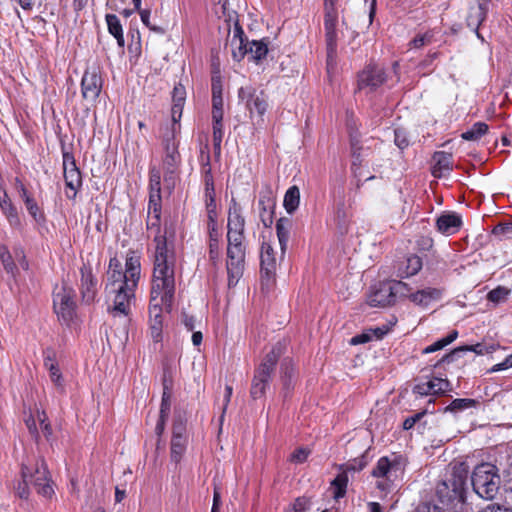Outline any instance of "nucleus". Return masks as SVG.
I'll return each instance as SVG.
<instances>
[{
	"label": "nucleus",
	"instance_id": "obj_6",
	"mask_svg": "<svg viewBox=\"0 0 512 512\" xmlns=\"http://www.w3.org/2000/svg\"><path fill=\"white\" fill-rule=\"evenodd\" d=\"M75 292L66 285L57 286L53 295V307L59 320L70 324L75 316L76 304L74 301Z\"/></svg>",
	"mask_w": 512,
	"mask_h": 512
},
{
	"label": "nucleus",
	"instance_id": "obj_18",
	"mask_svg": "<svg viewBox=\"0 0 512 512\" xmlns=\"http://www.w3.org/2000/svg\"><path fill=\"white\" fill-rule=\"evenodd\" d=\"M260 263L262 277L269 280L275 274L277 265L275 250L269 242H262Z\"/></svg>",
	"mask_w": 512,
	"mask_h": 512
},
{
	"label": "nucleus",
	"instance_id": "obj_3",
	"mask_svg": "<svg viewBox=\"0 0 512 512\" xmlns=\"http://www.w3.org/2000/svg\"><path fill=\"white\" fill-rule=\"evenodd\" d=\"M471 484L474 492L482 499H494L500 488L498 469L490 463L476 466L471 475Z\"/></svg>",
	"mask_w": 512,
	"mask_h": 512
},
{
	"label": "nucleus",
	"instance_id": "obj_31",
	"mask_svg": "<svg viewBox=\"0 0 512 512\" xmlns=\"http://www.w3.org/2000/svg\"><path fill=\"white\" fill-rule=\"evenodd\" d=\"M230 46L232 47V56L234 60L240 61L248 54L247 43H244L243 31L241 28L236 27L234 34L230 40Z\"/></svg>",
	"mask_w": 512,
	"mask_h": 512
},
{
	"label": "nucleus",
	"instance_id": "obj_51",
	"mask_svg": "<svg viewBox=\"0 0 512 512\" xmlns=\"http://www.w3.org/2000/svg\"><path fill=\"white\" fill-rule=\"evenodd\" d=\"M390 283H391V287L393 289L395 299L398 296L409 298V294L413 293L411 291V288H409L408 285L402 281H392Z\"/></svg>",
	"mask_w": 512,
	"mask_h": 512
},
{
	"label": "nucleus",
	"instance_id": "obj_22",
	"mask_svg": "<svg viewBox=\"0 0 512 512\" xmlns=\"http://www.w3.org/2000/svg\"><path fill=\"white\" fill-rule=\"evenodd\" d=\"M285 346L281 342H277L271 349L269 353L266 354L263 361L259 365L257 370L261 371V375L263 374H269L272 375L275 366L281 357V355L284 353Z\"/></svg>",
	"mask_w": 512,
	"mask_h": 512
},
{
	"label": "nucleus",
	"instance_id": "obj_47",
	"mask_svg": "<svg viewBox=\"0 0 512 512\" xmlns=\"http://www.w3.org/2000/svg\"><path fill=\"white\" fill-rule=\"evenodd\" d=\"M476 405V401L473 400V399H467V398H464V399H455L451 402V404L449 406H447L445 408L446 411H451V412H457V411H460V410H464V409H467V408H471V407H474Z\"/></svg>",
	"mask_w": 512,
	"mask_h": 512
},
{
	"label": "nucleus",
	"instance_id": "obj_29",
	"mask_svg": "<svg viewBox=\"0 0 512 512\" xmlns=\"http://www.w3.org/2000/svg\"><path fill=\"white\" fill-rule=\"evenodd\" d=\"M422 260L417 255H409L398 265V276L410 277L417 274L422 268Z\"/></svg>",
	"mask_w": 512,
	"mask_h": 512
},
{
	"label": "nucleus",
	"instance_id": "obj_12",
	"mask_svg": "<svg viewBox=\"0 0 512 512\" xmlns=\"http://www.w3.org/2000/svg\"><path fill=\"white\" fill-rule=\"evenodd\" d=\"M386 81L384 69L378 65H369L358 76V88L372 92Z\"/></svg>",
	"mask_w": 512,
	"mask_h": 512
},
{
	"label": "nucleus",
	"instance_id": "obj_17",
	"mask_svg": "<svg viewBox=\"0 0 512 512\" xmlns=\"http://www.w3.org/2000/svg\"><path fill=\"white\" fill-rule=\"evenodd\" d=\"M81 272V294L82 299L86 303L94 301L97 294V280L92 274L90 266L83 265Z\"/></svg>",
	"mask_w": 512,
	"mask_h": 512
},
{
	"label": "nucleus",
	"instance_id": "obj_48",
	"mask_svg": "<svg viewBox=\"0 0 512 512\" xmlns=\"http://www.w3.org/2000/svg\"><path fill=\"white\" fill-rule=\"evenodd\" d=\"M172 437H187L186 436V419L178 414L175 416L172 426Z\"/></svg>",
	"mask_w": 512,
	"mask_h": 512
},
{
	"label": "nucleus",
	"instance_id": "obj_57",
	"mask_svg": "<svg viewBox=\"0 0 512 512\" xmlns=\"http://www.w3.org/2000/svg\"><path fill=\"white\" fill-rule=\"evenodd\" d=\"M395 144L400 148L404 149L409 145L407 134L403 129H395Z\"/></svg>",
	"mask_w": 512,
	"mask_h": 512
},
{
	"label": "nucleus",
	"instance_id": "obj_52",
	"mask_svg": "<svg viewBox=\"0 0 512 512\" xmlns=\"http://www.w3.org/2000/svg\"><path fill=\"white\" fill-rule=\"evenodd\" d=\"M492 234L500 239L510 238L512 236V223H499L493 230Z\"/></svg>",
	"mask_w": 512,
	"mask_h": 512
},
{
	"label": "nucleus",
	"instance_id": "obj_30",
	"mask_svg": "<svg viewBox=\"0 0 512 512\" xmlns=\"http://www.w3.org/2000/svg\"><path fill=\"white\" fill-rule=\"evenodd\" d=\"M0 208L6 215L9 223L13 227H19L21 222L15 207L12 205L7 193L0 187Z\"/></svg>",
	"mask_w": 512,
	"mask_h": 512
},
{
	"label": "nucleus",
	"instance_id": "obj_36",
	"mask_svg": "<svg viewBox=\"0 0 512 512\" xmlns=\"http://www.w3.org/2000/svg\"><path fill=\"white\" fill-rule=\"evenodd\" d=\"M300 203V190L297 186H291L284 195L283 206L288 214H293Z\"/></svg>",
	"mask_w": 512,
	"mask_h": 512
},
{
	"label": "nucleus",
	"instance_id": "obj_8",
	"mask_svg": "<svg viewBox=\"0 0 512 512\" xmlns=\"http://www.w3.org/2000/svg\"><path fill=\"white\" fill-rule=\"evenodd\" d=\"M161 177L160 173L156 170H152L150 173V195H149V207H148V213L149 215L153 214V217L150 218V222L148 223V227L152 229L153 227L157 230V235H163L166 237L165 234L160 233L159 228V220H160V213H161Z\"/></svg>",
	"mask_w": 512,
	"mask_h": 512
},
{
	"label": "nucleus",
	"instance_id": "obj_62",
	"mask_svg": "<svg viewBox=\"0 0 512 512\" xmlns=\"http://www.w3.org/2000/svg\"><path fill=\"white\" fill-rule=\"evenodd\" d=\"M423 414H424L423 412L422 413H417L414 416L406 418L405 421L403 422V428L405 430L411 429L415 425V423L418 420H420V418L423 416Z\"/></svg>",
	"mask_w": 512,
	"mask_h": 512
},
{
	"label": "nucleus",
	"instance_id": "obj_44",
	"mask_svg": "<svg viewBox=\"0 0 512 512\" xmlns=\"http://www.w3.org/2000/svg\"><path fill=\"white\" fill-rule=\"evenodd\" d=\"M458 337V332L456 330H452L446 337L436 341L432 345L426 347L423 350L424 354L433 353L438 350L443 349L447 345L451 344L454 340H456Z\"/></svg>",
	"mask_w": 512,
	"mask_h": 512
},
{
	"label": "nucleus",
	"instance_id": "obj_59",
	"mask_svg": "<svg viewBox=\"0 0 512 512\" xmlns=\"http://www.w3.org/2000/svg\"><path fill=\"white\" fill-rule=\"evenodd\" d=\"M171 402L170 395L166 392L163 393L161 406H160V414L159 416L162 418H168L170 412Z\"/></svg>",
	"mask_w": 512,
	"mask_h": 512
},
{
	"label": "nucleus",
	"instance_id": "obj_9",
	"mask_svg": "<svg viewBox=\"0 0 512 512\" xmlns=\"http://www.w3.org/2000/svg\"><path fill=\"white\" fill-rule=\"evenodd\" d=\"M238 97L249 110L251 117L255 113L260 118L263 117L268 107L267 96L263 91L257 92L251 87H241L238 91Z\"/></svg>",
	"mask_w": 512,
	"mask_h": 512
},
{
	"label": "nucleus",
	"instance_id": "obj_46",
	"mask_svg": "<svg viewBox=\"0 0 512 512\" xmlns=\"http://www.w3.org/2000/svg\"><path fill=\"white\" fill-rule=\"evenodd\" d=\"M0 260L2 262V265L4 266V269L14 275L16 271V265L13 261V258L8 251L6 247H0Z\"/></svg>",
	"mask_w": 512,
	"mask_h": 512
},
{
	"label": "nucleus",
	"instance_id": "obj_2",
	"mask_svg": "<svg viewBox=\"0 0 512 512\" xmlns=\"http://www.w3.org/2000/svg\"><path fill=\"white\" fill-rule=\"evenodd\" d=\"M226 238L228 286L234 287L243 276L246 257L245 218L240 204L234 198L229 205Z\"/></svg>",
	"mask_w": 512,
	"mask_h": 512
},
{
	"label": "nucleus",
	"instance_id": "obj_42",
	"mask_svg": "<svg viewBox=\"0 0 512 512\" xmlns=\"http://www.w3.org/2000/svg\"><path fill=\"white\" fill-rule=\"evenodd\" d=\"M21 197L29 214L35 219V221H41L43 219V215L40 213L36 201L28 195L27 190L23 186H21Z\"/></svg>",
	"mask_w": 512,
	"mask_h": 512
},
{
	"label": "nucleus",
	"instance_id": "obj_64",
	"mask_svg": "<svg viewBox=\"0 0 512 512\" xmlns=\"http://www.w3.org/2000/svg\"><path fill=\"white\" fill-rule=\"evenodd\" d=\"M481 512H512L511 509L506 507H501L497 504H490L487 507H485Z\"/></svg>",
	"mask_w": 512,
	"mask_h": 512
},
{
	"label": "nucleus",
	"instance_id": "obj_40",
	"mask_svg": "<svg viewBox=\"0 0 512 512\" xmlns=\"http://www.w3.org/2000/svg\"><path fill=\"white\" fill-rule=\"evenodd\" d=\"M247 50L248 55H250V57L255 61L263 59L268 53L267 44L264 43L263 41L257 40L248 42Z\"/></svg>",
	"mask_w": 512,
	"mask_h": 512
},
{
	"label": "nucleus",
	"instance_id": "obj_26",
	"mask_svg": "<svg viewBox=\"0 0 512 512\" xmlns=\"http://www.w3.org/2000/svg\"><path fill=\"white\" fill-rule=\"evenodd\" d=\"M186 100V90L182 84L175 85L172 94L171 115L173 122H178L182 116V110Z\"/></svg>",
	"mask_w": 512,
	"mask_h": 512
},
{
	"label": "nucleus",
	"instance_id": "obj_21",
	"mask_svg": "<svg viewBox=\"0 0 512 512\" xmlns=\"http://www.w3.org/2000/svg\"><path fill=\"white\" fill-rule=\"evenodd\" d=\"M491 0H475L476 6L470 8L467 16V25L477 30L480 24L485 20Z\"/></svg>",
	"mask_w": 512,
	"mask_h": 512
},
{
	"label": "nucleus",
	"instance_id": "obj_32",
	"mask_svg": "<svg viewBox=\"0 0 512 512\" xmlns=\"http://www.w3.org/2000/svg\"><path fill=\"white\" fill-rule=\"evenodd\" d=\"M281 382L286 397L293 389L295 382L294 367L289 359H284L281 364Z\"/></svg>",
	"mask_w": 512,
	"mask_h": 512
},
{
	"label": "nucleus",
	"instance_id": "obj_45",
	"mask_svg": "<svg viewBox=\"0 0 512 512\" xmlns=\"http://www.w3.org/2000/svg\"><path fill=\"white\" fill-rule=\"evenodd\" d=\"M509 294L510 289L503 286H498L487 294V299L494 304H500L507 300Z\"/></svg>",
	"mask_w": 512,
	"mask_h": 512
},
{
	"label": "nucleus",
	"instance_id": "obj_15",
	"mask_svg": "<svg viewBox=\"0 0 512 512\" xmlns=\"http://www.w3.org/2000/svg\"><path fill=\"white\" fill-rule=\"evenodd\" d=\"M499 347H500V345L499 344H495V343H492V344H489V345L482 344V343H477L475 345L460 346V347H457L454 350H452L450 353L444 355L438 361L436 366L440 365L441 363H451V362H454L459 357H461V355L464 352H467V351H472V352L476 353L477 355H484V354L493 353Z\"/></svg>",
	"mask_w": 512,
	"mask_h": 512
},
{
	"label": "nucleus",
	"instance_id": "obj_61",
	"mask_svg": "<svg viewBox=\"0 0 512 512\" xmlns=\"http://www.w3.org/2000/svg\"><path fill=\"white\" fill-rule=\"evenodd\" d=\"M511 367H512V354L509 355L503 362L494 365L490 371L497 372V371H501V370H506Z\"/></svg>",
	"mask_w": 512,
	"mask_h": 512
},
{
	"label": "nucleus",
	"instance_id": "obj_14",
	"mask_svg": "<svg viewBox=\"0 0 512 512\" xmlns=\"http://www.w3.org/2000/svg\"><path fill=\"white\" fill-rule=\"evenodd\" d=\"M336 24H337V15L331 10H327L325 14L324 26H325V36H326V46H327V64L330 66L332 62L335 60L336 56Z\"/></svg>",
	"mask_w": 512,
	"mask_h": 512
},
{
	"label": "nucleus",
	"instance_id": "obj_35",
	"mask_svg": "<svg viewBox=\"0 0 512 512\" xmlns=\"http://www.w3.org/2000/svg\"><path fill=\"white\" fill-rule=\"evenodd\" d=\"M270 378H271V375H269L267 373L261 375V371L256 370L254 379H253V383H252V387H251V396L254 399L260 398L264 395Z\"/></svg>",
	"mask_w": 512,
	"mask_h": 512
},
{
	"label": "nucleus",
	"instance_id": "obj_33",
	"mask_svg": "<svg viewBox=\"0 0 512 512\" xmlns=\"http://www.w3.org/2000/svg\"><path fill=\"white\" fill-rule=\"evenodd\" d=\"M108 282L106 284V291H116L115 289H122L126 287L128 277L125 272L121 269L108 270L107 272Z\"/></svg>",
	"mask_w": 512,
	"mask_h": 512
},
{
	"label": "nucleus",
	"instance_id": "obj_27",
	"mask_svg": "<svg viewBox=\"0 0 512 512\" xmlns=\"http://www.w3.org/2000/svg\"><path fill=\"white\" fill-rule=\"evenodd\" d=\"M291 226L292 221L287 217H282L276 222V233L281 250V259L284 257L287 250Z\"/></svg>",
	"mask_w": 512,
	"mask_h": 512
},
{
	"label": "nucleus",
	"instance_id": "obj_53",
	"mask_svg": "<svg viewBox=\"0 0 512 512\" xmlns=\"http://www.w3.org/2000/svg\"><path fill=\"white\" fill-rule=\"evenodd\" d=\"M311 451L308 448L300 447L296 449L290 456V461L296 464L304 463Z\"/></svg>",
	"mask_w": 512,
	"mask_h": 512
},
{
	"label": "nucleus",
	"instance_id": "obj_20",
	"mask_svg": "<svg viewBox=\"0 0 512 512\" xmlns=\"http://www.w3.org/2000/svg\"><path fill=\"white\" fill-rule=\"evenodd\" d=\"M441 296V289L426 287L409 294V300L418 306L427 307L432 302L439 300Z\"/></svg>",
	"mask_w": 512,
	"mask_h": 512
},
{
	"label": "nucleus",
	"instance_id": "obj_5",
	"mask_svg": "<svg viewBox=\"0 0 512 512\" xmlns=\"http://www.w3.org/2000/svg\"><path fill=\"white\" fill-rule=\"evenodd\" d=\"M25 459L30 460L29 466L33 475L32 477H28L30 483L34 486L39 495L48 499L52 498L55 491L45 460L43 458L38 459L34 456H27Z\"/></svg>",
	"mask_w": 512,
	"mask_h": 512
},
{
	"label": "nucleus",
	"instance_id": "obj_4",
	"mask_svg": "<svg viewBox=\"0 0 512 512\" xmlns=\"http://www.w3.org/2000/svg\"><path fill=\"white\" fill-rule=\"evenodd\" d=\"M402 473L401 463L397 459L388 457H381L372 470V476L376 478V487L382 492L390 491Z\"/></svg>",
	"mask_w": 512,
	"mask_h": 512
},
{
	"label": "nucleus",
	"instance_id": "obj_1",
	"mask_svg": "<svg viewBox=\"0 0 512 512\" xmlns=\"http://www.w3.org/2000/svg\"><path fill=\"white\" fill-rule=\"evenodd\" d=\"M154 267L150 292L149 323L154 341L162 335L163 310L170 312L175 295L174 248L163 235L154 237Z\"/></svg>",
	"mask_w": 512,
	"mask_h": 512
},
{
	"label": "nucleus",
	"instance_id": "obj_24",
	"mask_svg": "<svg viewBox=\"0 0 512 512\" xmlns=\"http://www.w3.org/2000/svg\"><path fill=\"white\" fill-rule=\"evenodd\" d=\"M434 165L432 174L434 177H442L452 170V155L444 151L435 152L433 155Z\"/></svg>",
	"mask_w": 512,
	"mask_h": 512
},
{
	"label": "nucleus",
	"instance_id": "obj_16",
	"mask_svg": "<svg viewBox=\"0 0 512 512\" xmlns=\"http://www.w3.org/2000/svg\"><path fill=\"white\" fill-rule=\"evenodd\" d=\"M396 301L390 282L375 285L368 296V304L371 307H386Z\"/></svg>",
	"mask_w": 512,
	"mask_h": 512
},
{
	"label": "nucleus",
	"instance_id": "obj_41",
	"mask_svg": "<svg viewBox=\"0 0 512 512\" xmlns=\"http://www.w3.org/2000/svg\"><path fill=\"white\" fill-rule=\"evenodd\" d=\"M179 153L177 147L173 141L168 140L165 145V159L164 164L167 169L173 171L174 167L178 163Z\"/></svg>",
	"mask_w": 512,
	"mask_h": 512
},
{
	"label": "nucleus",
	"instance_id": "obj_60",
	"mask_svg": "<svg viewBox=\"0 0 512 512\" xmlns=\"http://www.w3.org/2000/svg\"><path fill=\"white\" fill-rule=\"evenodd\" d=\"M414 392L419 394V395H421V396L433 394L429 381L425 382V383L417 384L414 387Z\"/></svg>",
	"mask_w": 512,
	"mask_h": 512
},
{
	"label": "nucleus",
	"instance_id": "obj_63",
	"mask_svg": "<svg viewBox=\"0 0 512 512\" xmlns=\"http://www.w3.org/2000/svg\"><path fill=\"white\" fill-rule=\"evenodd\" d=\"M222 96V84L219 78H212V97Z\"/></svg>",
	"mask_w": 512,
	"mask_h": 512
},
{
	"label": "nucleus",
	"instance_id": "obj_39",
	"mask_svg": "<svg viewBox=\"0 0 512 512\" xmlns=\"http://www.w3.org/2000/svg\"><path fill=\"white\" fill-rule=\"evenodd\" d=\"M348 484V476L346 471L339 473L335 479L331 482V487L333 489V496L335 499H339L344 497L346 494V488Z\"/></svg>",
	"mask_w": 512,
	"mask_h": 512
},
{
	"label": "nucleus",
	"instance_id": "obj_25",
	"mask_svg": "<svg viewBox=\"0 0 512 512\" xmlns=\"http://www.w3.org/2000/svg\"><path fill=\"white\" fill-rule=\"evenodd\" d=\"M140 257L133 251L127 253L125 273L131 286H137L140 279Z\"/></svg>",
	"mask_w": 512,
	"mask_h": 512
},
{
	"label": "nucleus",
	"instance_id": "obj_10",
	"mask_svg": "<svg viewBox=\"0 0 512 512\" xmlns=\"http://www.w3.org/2000/svg\"><path fill=\"white\" fill-rule=\"evenodd\" d=\"M126 287L122 289H115L116 291H107L109 295H114L113 306L109 311L114 316H128L130 313L131 302L135 297V289L137 286H131L130 282L125 284Z\"/></svg>",
	"mask_w": 512,
	"mask_h": 512
},
{
	"label": "nucleus",
	"instance_id": "obj_55",
	"mask_svg": "<svg viewBox=\"0 0 512 512\" xmlns=\"http://www.w3.org/2000/svg\"><path fill=\"white\" fill-rule=\"evenodd\" d=\"M360 149L361 147L359 146V140L356 138V136H351V151H352V156L354 158L353 160V163H352V167H356L357 165L360 164L361 160H360Z\"/></svg>",
	"mask_w": 512,
	"mask_h": 512
},
{
	"label": "nucleus",
	"instance_id": "obj_56",
	"mask_svg": "<svg viewBox=\"0 0 512 512\" xmlns=\"http://www.w3.org/2000/svg\"><path fill=\"white\" fill-rule=\"evenodd\" d=\"M431 40H432V36L430 34H428V33L422 34V35H418V36H416L410 42V46L412 48L419 49V48H422L423 46H425L427 44H430Z\"/></svg>",
	"mask_w": 512,
	"mask_h": 512
},
{
	"label": "nucleus",
	"instance_id": "obj_37",
	"mask_svg": "<svg viewBox=\"0 0 512 512\" xmlns=\"http://www.w3.org/2000/svg\"><path fill=\"white\" fill-rule=\"evenodd\" d=\"M188 439L187 437H172L171 439V460L175 463H179L182 459L186 447H187Z\"/></svg>",
	"mask_w": 512,
	"mask_h": 512
},
{
	"label": "nucleus",
	"instance_id": "obj_13",
	"mask_svg": "<svg viewBox=\"0 0 512 512\" xmlns=\"http://www.w3.org/2000/svg\"><path fill=\"white\" fill-rule=\"evenodd\" d=\"M102 89V79L99 75L97 68L92 67L86 69L82 81L81 90L82 96L88 101H95Z\"/></svg>",
	"mask_w": 512,
	"mask_h": 512
},
{
	"label": "nucleus",
	"instance_id": "obj_49",
	"mask_svg": "<svg viewBox=\"0 0 512 512\" xmlns=\"http://www.w3.org/2000/svg\"><path fill=\"white\" fill-rule=\"evenodd\" d=\"M429 382L433 394H441L450 389V383L447 379L433 378Z\"/></svg>",
	"mask_w": 512,
	"mask_h": 512
},
{
	"label": "nucleus",
	"instance_id": "obj_58",
	"mask_svg": "<svg viewBox=\"0 0 512 512\" xmlns=\"http://www.w3.org/2000/svg\"><path fill=\"white\" fill-rule=\"evenodd\" d=\"M210 259L213 261L219 258V245L217 237H214L213 233H210V245H209Z\"/></svg>",
	"mask_w": 512,
	"mask_h": 512
},
{
	"label": "nucleus",
	"instance_id": "obj_11",
	"mask_svg": "<svg viewBox=\"0 0 512 512\" xmlns=\"http://www.w3.org/2000/svg\"><path fill=\"white\" fill-rule=\"evenodd\" d=\"M63 172L65 185L72 192L71 194L66 192V196L69 199H74L77 195L78 189L82 185V177L79 169L75 164L73 155L68 152L63 153Z\"/></svg>",
	"mask_w": 512,
	"mask_h": 512
},
{
	"label": "nucleus",
	"instance_id": "obj_19",
	"mask_svg": "<svg viewBox=\"0 0 512 512\" xmlns=\"http://www.w3.org/2000/svg\"><path fill=\"white\" fill-rule=\"evenodd\" d=\"M260 219L265 227H270L273 223V214L275 208V198L270 189L260 194L259 198Z\"/></svg>",
	"mask_w": 512,
	"mask_h": 512
},
{
	"label": "nucleus",
	"instance_id": "obj_50",
	"mask_svg": "<svg viewBox=\"0 0 512 512\" xmlns=\"http://www.w3.org/2000/svg\"><path fill=\"white\" fill-rule=\"evenodd\" d=\"M44 365L50 372V378L52 382H54L56 385H61V373L54 361L50 357H47L45 359Z\"/></svg>",
	"mask_w": 512,
	"mask_h": 512
},
{
	"label": "nucleus",
	"instance_id": "obj_7",
	"mask_svg": "<svg viewBox=\"0 0 512 512\" xmlns=\"http://www.w3.org/2000/svg\"><path fill=\"white\" fill-rule=\"evenodd\" d=\"M467 473L463 464L455 466L451 477L447 481L438 484L437 493L440 494L441 497H447L450 500L463 498Z\"/></svg>",
	"mask_w": 512,
	"mask_h": 512
},
{
	"label": "nucleus",
	"instance_id": "obj_28",
	"mask_svg": "<svg viewBox=\"0 0 512 512\" xmlns=\"http://www.w3.org/2000/svg\"><path fill=\"white\" fill-rule=\"evenodd\" d=\"M30 460L23 459L21 463V477L22 481L18 482V485L15 487V494L20 499H28L30 495V490L28 487V483L30 482L28 477H32V470L29 466Z\"/></svg>",
	"mask_w": 512,
	"mask_h": 512
},
{
	"label": "nucleus",
	"instance_id": "obj_54",
	"mask_svg": "<svg viewBox=\"0 0 512 512\" xmlns=\"http://www.w3.org/2000/svg\"><path fill=\"white\" fill-rule=\"evenodd\" d=\"M223 138V124L213 123V144L216 151L220 152Z\"/></svg>",
	"mask_w": 512,
	"mask_h": 512
},
{
	"label": "nucleus",
	"instance_id": "obj_23",
	"mask_svg": "<svg viewBox=\"0 0 512 512\" xmlns=\"http://www.w3.org/2000/svg\"><path fill=\"white\" fill-rule=\"evenodd\" d=\"M461 225V217L455 213L442 214L436 221L438 231L446 235L456 233Z\"/></svg>",
	"mask_w": 512,
	"mask_h": 512
},
{
	"label": "nucleus",
	"instance_id": "obj_34",
	"mask_svg": "<svg viewBox=\"0 0 512 512\" xmlns=\"http://www.w3.org/2000/svg\"><path fill=\"white\" fill-rule=\"evenodd\" d=\"M106 23L108 26L109 33L115 37L119 47L123 48L125 46V40L123 36L122 25L120 23L119 18L114 14H107Z\"/></svg>",
	"mask_w": 512,
	"mask_h": 512
},
{
	"label": "nucleus",
	"instance_id": "obj_43",
	"mask_svg": "<svg viewBox=\"0 0 512 512\" xmlns=\"http://www.w3.org/2000/svg\"><path fill=\"white\" fill-rule=\"evenodd\" d=\"M488 131V125L484 122L475 123L469 130L462 134V138L468 141H477Z\"/></svg>",
	"mask_w": 512,
	"mask_h": 512
},
{
	"label": "nucleus",
	"instance_id": "obj_38",
	"mask_svg": "<svg viewBox=\"0 0 512 512\" xmlns=\"http://www.w3.org/2000/svg\"><path fill=\"white\" fill-rule=\"evenodd\" d=\"M335 218L341 233L347 232L350 213L343 200L336 206Z\"/></svg>",
	"mask_w": 512,
	"mask_h": 512
}]
</instances>
